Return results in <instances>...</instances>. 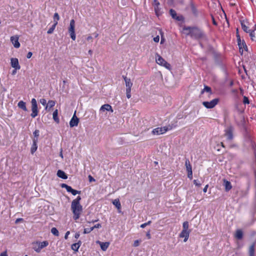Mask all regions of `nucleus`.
I'll list each match as a JSON object with an SVG mask.
<instances>
[{"label": "nucleus", "instance_id": "2eb2a0df", "mask_svg": "<svg viewBox=\"0 0 256 256\" xmlns=\"http://www.w3.org/2000/svg\"><path fill=\"white\" fill-rule=\"evenodd\" d=\"M160 2L157 0H154L152 5L156 14L158 16L160 13Z\"/></svg>", "mask_w": 256, "mask_h": 256}, {"label": "nucleus", "instance_id": "423d86ee", "mask_svg": "<svg viewBox=\"0 0 256 256\" xmlns=\"http://www.w3.org/2000/svg\"><path fill=\"white\" fill-rule=\"evenodd\" d=\"M32 111L31 116L33 118L36 117L38 114V104L35 98H32L31 101Z\"/></svg>", "mask_w": 256, "mask_h": 256}, {"label": "nucleus", "instance_id": "7c9ffc66", "mask_svg": "<svg viewBox=\"0 0 256 256\" xmlns=\"http://www.w3.org/2000/svg\"><path fill=\"white\" fill-rule=\"evenodd\" d=\"M188 228H189L188 222L187 221L184 222L182 224V230L191 231L190 230H189Z\"/></svg>", "mask_w": 256, "mask_h": 256}, {"label": "nucleus", "instance_id": "39448f33", "mask_svg": "<svg viewBox=\"0 0 256 256\" xmlns=\"http://www.w3.org/2000/svg\"><path fill=\"white\" fill-rule=\"evenodd\" d=\"M74 28L75 21L74 20H71L70 21V26L68 28V30L71 38L74 40L76 38Z\"/></svg>", "mask_w": 256, "mask_h": 256}, {"label": "nucleus", "instance_id": "a18cd8bd", "mask_svg": "<svg viewBox=\"0 0 256 256\" xmlns=\"http://www.w3.org/2000/svg\"><path fill=\"white\" fill-rule=\"evenodd\" d=\"M130 92H131V90H126V97L128 98H130L131 97Z\"/></svg>", "mask_w": 256, "mask_h": 256}, {"label": "nucleus", "instance_id": "4468645a", "mask_svg": "<svg viewBox=\"0 0 256 256\" xmlns=\"http://www.w3.org/2000/svg\"><path fill=\"white\" fill-rule=\"evenodd\" d=\"M10 41L16 48H18L20 46V44L18 42V37L17 36L10 37Z\"/></svg>", "mask_w": 256, "mask_h": 256}, {"label": "nucleus", "instance_id": "603ef678", "mask_svg": "<svg viewBox=\"0 0 256 256\" xmlns=\"http://www.w3.org/2000/svg\"><path fill=\"white\" fill-rule=\"evenodd\" d=\"M159 40H160V37L158 36L154 38V41L156 42H159Z\"/></svg>", "mask_w": 256, "mask_h": 256}, {"label": "nucleus", "instance_id": "3c124183", "mask_svg": "<svg viewBox=\"0 0 256 256\" xmlns=\"http://www.w3.org/2000/svg\"><path fill=\"white\" fill-rule=\"evenodd\" d=\"M88 178L89 181L90 182H92L95 181V179L90 175L88 176Z\"/></svg>", "mask_w": 256, "mask_h": 256}, {"label": "nucleus", "instance_id": "e2e57ef3", "mask_svg": "<svg viewBox=\"0 0 256 256\" xmlns=\"http://www.w3.org/2000/svg\"><path fill=\"white\" fill-rule=\"evenodd\" d=\"M212 23L215 26H216L217 25V23L216 22L213 16H212Z\"/></svg>", "mask_w": 256, "mask_h": 256}, {"label": "nucleus", "instance_id": "5701e85b", "mask_svg": "<svg viewBox=\"0 0 256 256\" xmlns=\"http://www.w3.org/2000/svg\"><path fill=\"white\" fill-rule=\"evenodd\" d=\"M57 176L62 179H66L68 178V176L62 170H58L57 172Z\"/></svg>", "mask_w": 256, "mask_h": 256}, {"label": "nucleus", "instance_id": "dca6fc26", "mask_svg": "<svg viewBox=\"0 0 256 256\" xmlns=\"http://www.w3.org/2000/svg\"><path fill=\"white\" fill-rule=\"evenodd\" d=\"M126 86V90H131V88L132 86V83L131 82L130 79L128 78L126 76H122Z\"/></svg>", "mask_w": 256, "mask_h": 256}, {"label": "nucleus", "instance_id": "473e14b6", "mask_svg": "<svg viewBox=\"0 0 256 256\" xmlns=\"http://www.w3.org/2000/svg\"><path fill=\"white\" fill-rule=\"evenodd\" d=\"M204 92H208L210 94H212L210 88L208 86H204V88L201 92V94H203Z\"/></svg>", "mask_w": 256, "mask_h": 256}, {"label": "nucleus", "instance_id": "9d476101", "mask_svg": "<svg viewBox=\"0 0 256 256\" xmlns=\"http://www.w3.org/2000/svg\"><path fill=\"white\" fill-rule=\"evenodd\" d=\"M170 14L174 19L178 21H182L184 20L183 16H178L176 12L173 9L170 10Z\"/></svg>", "mask_w": 256, "mask_h": 256}, {"label": "nucleus", "instance_id": "680f3d73", "mask_svg": "<svg viewBox=\"0 0 256 256\" xmlns=\"http://www.w3.org/2000/svg\"><path fill=\"white\" fill-rule=\"evenodd\" d=\"M0 256H8L6 252H4L1 253Z\"/></svg>", "mask_w": 256, "mask_h": 256}, {"label": "nucleus", "instance_id": "4be33fe9", "mask_svg": "<svg viewBox=\"0 0 256 256\" xmlns=\"http://www.w3.org/2000/svg\"><path fill=\"white\" fill-rule=\"evenodd\" d=\"M56 104L55 101L50 100L48 101L47 104L45 108L46 110H50V108H52Z\"/></svg>", "mask_w": 256, "mask_h": 256}, {"label": "nucleus", "instance_id": "5fc2aeb1", "mask_svg": "<svg viewBox=\"0 0 256 256\" xmlns=\"http://www.w3.org/2000/svg\"><path fill=\"white\" fill-rule=\"evenodd\" d=\"M244 104H248L249 103L248 99L247 97H246V96L244 97Z\"/></svg>", "mask_w": 256, "mask_h": 256}, {"label": "nucleus", "instance_id": "de8ad7c7", "mask_svg": "<svg viewBox=\"0 0 256 256\" xmlns=\"http://www.w3.org/2000/svg\"><path fill=\"white\" fill-rule=\"evenodd\" d=\"M188 176L190 180H192V170L188 172Z\"/></svg>", "mask_w": 256, "mask_h": 256}, {"label": "nucleus", "instance_id": "cd10ccee", "mask_svg": "<svg viewBox=\"0 0 256 256\" xmlns=\"http://www.w3.org/2000/svg\"><path fill=\"white\" fill-rule=\"evenodd\" d=\"M185 166L186 168V170L187 172L190 171L192 170V168L191 166V164H190V162L188 159H186L185 162Z\"/></svg>", "mask_w": 256, "mask_h": 256}, {"label": "nucleus", "instance_id": "338daca9", "mask_svg": "<svg viewBox=\"0 0 256 256\" xmlns=\"http://www.w3.org/2000/svg\"><path fill=\"white\" fill-rule=\"evenodd\" d=\"M60 156L63 158V155H62V150L61 148L60 150Z\"/></svg>", "mask_w": 256, "mask_h": 256}, {"label": "nucleus", "instance_id": "aec40b11", "mask_svg": "<svg viewBox=\"0 0 256 256\" xmlns=\"http://www.w3.org/2000/svg\"><path fill=\"white\" fill-rule=\"evenodd\" d=\"M234 237L238 240L242 239L243 237V232L242 230L240 229L237 230L236 232Z\"/></svg>", "mask_w": 256, "mask_h": 256}, {"label": "nucleus", "instance_id": "49530a36", "mask_svg": "<svg viewBox=\"0 0 256 256\" xmlns=\"http://www.w3.org/2000/svg\"><path fill=\"white\" fill-rule=\"evenodd\" d=\"M140 242H141V240H136L134 242V244H133L134 246L136 247V246H138Z\"/></svg>", "mask_w": 256, "mask_h": 256}, {"label": "nucleus", "instance_id": "a19ab883", "mask_svg": "<svg viewBox=\"0 0 256 256\" xmlns=\"http://www.w3.org/2000/svg\"><path fill=\"white\" fill-rule=\"evenodd\" d=\"M60 19V16H59V15L58 13H55L54 14V23L56 21H58Z\"/></svg>", "mask_w": 256, "mask_h": 256}, {"label": "nucleus", "instance_id": "8fccbe9b", "mask_svg": "<svg viewBox=\"0 0 256 256\" xmlns=\"http://www.w3.org/2000/svg\"><path fill=\"white\" fill-rule=\"evenodd\" d=\"M39 130H34V136L35 137H38V136H39Z\"/></svg>", "mask_w": 256, "mask_h": 256}, {"label": "nucleus", "instance_id": "bf43d9fd", "mask_svg": "<svg viewBox=\"0 0 256 256\" xmlns=\"http://www.w3.org/2000/svg\"><path fill=\"white\" fill-rule=\"evenodd\" d=\"M208 184H206L205 187L203 189V191L204 192H207V190H208Z\"/></svg>", "mask_w": 256, "mask_h": 256}, {"label": "nucleus", "instance_id": "bb28decb", "mask_svg": "<svg viewBox=\"0 0 256 256\" xmlns=\"http://www.w3.org/2000/svg\"><path fill=\"white\" fill-rule=\"evenodd\" d=\"M53 119L56 122L58 123L60 122L59 118H58V110H56L52 114Z\"/></svg>", "mask_w": 256, "mask_h": 256}, {"label": "nucleus", "instance_id": "6e6d98bb", "mask_svg": "<svg viewBox=\"0 0 256 256\" xmlns=\"http://www.w3.org/2000/svg\"><path fill=\"white\" fill-rule=\"evenodd\" d=\"M32 52H29L27 54L26 57L28 58H30L32 57Z\"/></svg>", "mask_w": 256, "mask_h": 256}, {"label": "nucleus", "instance_id": "a211bd4d", "mask_svg": "<svg viewBox=\"0 0 256 256\" xmlns=\"http://www.w3.org/2000/svg\"><path fill=\"white\" fill-rule=\"evenodd\" d=\"M100 110L102 112H104V110H107L110 111L112 112H113V110L112 108V106L108 104H105L102 105L100 108Z\"/></svg>", "mask_w": 256, "mask_h": 256}, {"label": "nucleus", "instance_id": "09e8293b", "mask_svg": "<svg viewBox=\"0 0 256 256\" xmlns=\"http://www.w3.org/2000/svg\"><path fill=\"white\" fill-rule=\"evenodd\" d=\"M194 184L198 186H201V184L198 180H194Z\"/></svg>", "mask_w": 256, "mask_h": 256}, {"label": "nucleus", "instance_id": "b1692460", "mask_svg": "<svg viewBox=\"0 0 256 256\" xmlns=\"http://www.w3.org/2000/svg\"><path fill=\"white\" fill-rule=\"evenodd\" d=\"M254 243H252L249 248L248 253L250 256H254Z\"/></svg>", "mask_w": 256, "mask_h": 256}, {"label": "nucleus", "instance_id": "ddd939ff", "mask_svg": "<svg viewBox=\"0 0 256 256\" xmlns=\"http://www.w3.org/2000/svg\"><path fill=\"white\" fill-rule=\"evenodd\" d=\"M79 122V119L76 116V112L70 122V126L71 128L77 126Z\"/></svg>", "mask_w": 256, "mask_h": 256}, {"label": "nucleus", "instance_id": "58836bf2", "mask_svg": "<svg viewBox=\"0 0 256 256\" xmlns=\"http://www.w3.org/2000/svg\"><path fill=\"white\" fill-rule=\"evenodd\" d=\"M250 33V36L251 38V39L252 40H254L255 38H256V36H255V33L254 32V31H250V32H248Z\"/></svg>", "mask_w": 256, "mask_h": 256}, {"label": "nucleus", "instance_id": "c756f323", "mask_svg": "<svg viewBox=\"0 0 256 256\" xmlns=\"http://www.w3.org/2000/svg\"><path fill=\"white\" fill-rule=\"evenodd\" d=\"M58 24L57 21H56L55 22L54 24L50 28H49V30H48L47 33L48 34H51L53 32L56 26Z\"/></svg>", "mask_w": 256, "mask_h": 256}, {"label": "nucleus", "instance_id": "c85d7f7f", "mask_svg": "<svg viewBox=\"0 0 256 256\" xmlns=\"http://www.w3.org/2000/svg\"><path fill=\"white\" fill-rule=\"evenodd\" d=\"M112 204L116 206V207L118 209L120 210L121 208V204L120 202V200L118 199H116L112 202Z\"/></svg>", "mask_w": 256, "mask_h": 256}, {"label": "nucleus", "instance_id": "4c0bfd02", "mask_svg": "<svg viewBox=\"0 0 256 256\" xmlns=\"http://www.w3.org/2000/svg\"><path fill=\"white\" fill-rule=\"evenodd\" d=\"M94 230V228H84V234H88Z\"/></svg>", "mask_w": 256, "mask_h": 256}, {"label": "nucleus", "instance_id": "f704fd0d", "mask_svg": "<svg viewBox=\"0 0 256 256\" xmlns=\"http://www.w3.org/2000/svg\"><path fill=\"white\" fill-rule=\"evenodd\" d=\"M241 25L242 28L243 30L246 32H250V30H248V28L246 26V24H244V22H241Z\"/></svg>", "mask_w": 256, "mask_h": 256}, {"label": "nucleus", "instance_id": "f3484780", "mask_svg": "<svg viewBox=\"0 0 256 256\" xmlns=\"http://www.w3.org/2000/svg\"><path fill=\"white\" fill-rule=\"evenodd\" d=\"M96 242L97 244H98L100 245L102 250L104 251H106L110 246L109 242H101L100 241L98 240V241H96Z\"/></svg>", "mask_w": 256, "mask_h": 256}, {"label": "nucleus", "instance_id": "e433bc0d", "mask_svg": "<svg viewBox=\"0 0 256 256\" xmlns=\"http://www.w3.org/2000/svg\"><path fill=\"white\" fill-rule=\"evenodd\" d=\"M236 37H237L238 45V46H239V48H240V50L242 49L241 40H240V35L238 34H237Z\"/></svg>", "mask_w": 256, "mask_h": 256}, {"label": "nucleus", "instance_id": "f03ea898", "mask_svg": "<svg viewBox=\"0 0 256 256\" xmlns=\"http://www.w3.org/2000/svg\"><path fill=\"white\" fill-rule=\"evenodd\" d=\"M184 30L188 32L187 34H190L191 37L196 39H199L204 36L202 32L198 28L187 27L184 28Z\"/></svg>", "mask_w": 256, "mask_h": 256}, {"label": "nucleus", "instance_id": "79ce46f5", "mask_svg": "<svg viewBox=\"0 0 256 256\" xmlns=\"http://www.w3.org/2000/svg\"><path fill=\"white\" fill-rule=\"evenodd\" d=\"M152 222L150 220H149L148 222H146V223H144V224H142L140 225V228H144L146 226H148V225H150V224H151Z\"/></svg>", "mask_w": 256, "mask_h": 256}, {"label": "nucleus", "instance_id": "c9c22d12", "mask_svg": "<svg viewBox=\"0 0 256 256\" xmlns=\"http://www.w3.org/2000/svg\"><path fill=\"white\" fill-rule=\"evenodd\" d=\"M190 8H191V10H192V12L193 13V14H194V15H196L197 14V10H196V8L195 7V6H194V4H191Z\"/></svg>", "mask_w": 256, "mask_h": 256}, {"label": "nucleus", "instance_id": "c03bdc74", "mask_svg": "<svg viewBox=\"0 0 256 256\" xmlns=\"http://www.w3.org/2000/svg\"><path fill=\"white\" fill-rule=\"evenodd\" d=\"M71 193L74 196H75V195H76L77 194H80V191H78L77 190H75L72 189V191L71 192Z\"/></svg>", "mask_w": 256, "mask_h": 256}, {"label": "nucleus", "instance_id": "2f4dec72", "mask_svg": "<svg viewBox=\"0 0 256 256\" xmlns=\"http://www.w3.org/2000/svg\"><path fill=\"white\" fill-rule=\"evenodd\" d=\"M61 187L62 188H65L66 190L69 192H71L72 191V188L71 186L67 185L66 184H61Z\"/></svg>", "mask_w": 256, "mask_h": 256}, {"label": "nucleus", "instance_id": "864d4df0", "mask_svg": "<svg viewBox=\"0 0 256 256\" xmlns=\"http://www.w3.org/2000/svg\"><path fill=\"white\" fill-rule=\"evenodd\" d=\"M102 227V226L100 224H98L96 225H94L92 228H94V229L95 228H99Z\"/></svg>", "mask_w": 256, "mask_h": 256}, {"label": "nucleus", "instance_id": "6e6552de", "mask_svg": "<svg viewBox=\"0 0 256 256\" xmlns=\"http://www.w3.org/2000/svg\"><path fill=\"white\" fill-rule=\"evenodd\" d=\"M233 130L232 127H228L225 130L224 136L226 140L230 141L233 138Z\"/></svg>", "mask_w": 256, "mask_h": 256}, {"label": "nucleus", "instance_id": "412c9836", "mask_svg": "<svg viewBox=\"0 0 256 256\" xmlns=\"http://www.w3.org/2000/svg\"><path fill=\"white\" fill-rule=\"evenodd\" d=\"M82 242L80 240H79L78 242L72 245L71 248L72 249L75 251L78 252V248H80V246H81Z\"/></svg>", "mask_w": 256, "mask_h": 256}, {"label": "nucleus", "instance_id": "4d7b16f0", "mask_svg": "<svg viewBox=\"0 0 256 256\" xmlns=\"http://www.w3.org/2000/svg\"><path fill=\"white\" fill-rule=\"evenodd\" d=\"M23 221V219L22 218H17L16 220V222H15V223L16 224H18V223L19 222H22Z\"/></svg>", "mask_w": 256, "mask_h": 256}, {"label": "nucleus", "instance_id": "9b49d317", "mask_svg": "<svg viewBox=\"0 0 256 256\" xmlns=\"http://www.w3.org/2000/svg\"><path fill=\"white\" fill-rule=\"evenodd\" d=\"M190 232L191 231L182 230L179 236L181 238H184V242H186L188 239Z\"/></svg>", "mask_w": 256, "mask_h": 256}, {"label": "nucleus", "instance_id": "69168bd1", "mask_svg": "<svg viewBox=\"0 0 256 256\" xmlns=\"http://www.w3.org/2000/svg\"><path fill=\"white\" fill-rule=\"evenodd\" d=\"M80 234H79V233H78V232H77V233H76V234H75V235H74V238H78L80 237Z\"/></svg>", "mask_w": 256, "mask_h": 256}, {"label": "nucleus", "instance_id": "a878e982", "mask_svg": "<svg viewBox=\"0 0 256 256\" xmlns=\"http://www.w3.org/2000/svg\"><path fill=\"white\" fill-rule=\"evenodd\" d=\"M36 141L37 140L34 139L33 140V144L30 150V152L32 154H33L37 150Z\"/></svg>", "mask_w": 256, "mask_h": 256}, {"label": "nucleus", "instance_id": "20e7f679", "mask_svg": "<svg viewBox=\"0 0 256 256\" xmlns=\"http://www.w3.org/2000/svg\"><path fill=\"white\" fill-rule=\"evenodd\" d=\"M156 61L158 64L164 66L167 69L170 70V64L167 62L161 56H160L158 54H156Z\"/></svg>", "mask_w": 256, "mask_h": 256}, {"label": "nucleus", "instance_id": "72a5a7b5", "mask_svg": "<svg viewBox=\"0 0 256 256\" xmlns=\"http://www.w3.org/2000/svg\"><path fill=\"white\" fill-rule=\"evenodd\" d=\"M51 232L56 236H58L59 234L58 231L56 228H52L51 229Z\"/></svg>", "mask_w": 256, "mask_h": 256}, {"label": "nucleus", "instance_id": "6ab92c4d", "mask_svg": "<svg viewBox=\"0 0 256 256\" xmlns=\"http://www.w3.org/2000/svg\"><path fill=\"white\" fill-rule=\"evenodd\" d=\"M223 181H224V186L226 191L228 192L230 190H231L232 188V186L230 182L226 179H224L223 180Z\"/></svg>", "mask_w": 256, "mask_h": 256}, {"label": "nucleus", "instance_id": "1a4fd4ad", "mask_svg": "<svg viewBox=\"0 0 256 256\" xmlns=\"http://www.w3.org/2000/svg\"><path fill=\"white\" fill-rule=\"evenodd\" d=\"M167 131V128H156L154 129L152 131V134L154 135H160L165 133Z\"/></svg>", "mask_w": 256, "mask_h": 256}, {"label": "nucleus", "instance_id": "f8f14e48", "mask_svg": "<svg viewBox=\"0 0 256 256\" xmlns=\"http://www.w3.org/2000/svg\"><path fill=\"white\" fill-rule=\"evenodd\" d=\"M10 64L16 70H18L20 68V66L18 64V58H12L10 59Z\"/></svg>", "mask_w": 256, "mask_h": 256}, {"label": "nucleus", "instance_id": "ea45409f", "mask_svg": "<svg viewBox=\"0 0 256 256\" xmlns=\"http://www.w3.org/2000/svg\"><path fill=\"white\" fill-rule=\"evenodd\" d=\"M241 46H242V50L243 48L247 50H248V47L246 44V42L244 41V40H241Z\"/></svg>", "mask_w": 256, "mask_h": 256}, {"label": "nucleus", "instance_id": "13d9d810", "mask_svg": "<svg viewBox=\"0 0 256 256\" xmlns=\"http://www.w3.org/2000/svg\"><path fill=\"white\" fill-rule=\"evenodd\" d=\"M146 236L148 237V239L151 238V236H150V230L147 232Z\"/></svg>", "mask_w": 256, "mask_h": 256}, {"label": "nucleus", "instance_id": "f257e3e1", "mask_svg": "<svg viewBox=\"0 0 256 256\" xmlns=\"http://www.w3.org/2000/svg\"><path fill=\"white\" fill-rule=\"evenodd\" d=\"M81 198L78 196L76 199L74 200L71 204L70 209L73 214V218L76 220L80 218L82 212L83 208L80 204Z\"/></svg>", "mask_w": 256, "mask_h": 256}, {"label": "nucleus", "instance_id": "0eeeda50", "mask_svg": "<svg viewBox=\"0 0 256 256\" xmlns=\"http://www.w3.org/2000/svg\"><path fill=\"white\" fill-rule=\"evenodd\" d=\"M218 98H214L210 102H204L202 104L207 108H212L218 104Z\"/></svg>", "mask_w": 256, "mask_h": 256}, {"label": "nucleus", "instance_id": "393cba45", "mask_svg": "<svg viewBox=\"0 0 256 256\" xmlns=\"http://www.w3.org/2000/svg\"><path fill=\"white\" fill-rule=\"evenodd\" d=\"M18 106L19 108H22V110H23L24 111L27 110V108H26V102L22 100L18 102Z\"/></svg>", "mask_w": 256, "mask_h": 256}, {"label": "nucleus", "instance_id": "0e129e2a", "mask_svg": "<svg viewBox=\"0 0 256 256\" xmlns=\"http://www.w3.org/2000/svg\"><path fill=\"white\" fill-rule=\"evenodd\" d=\"M92 36H88V38H86V40L88 41H90V40H92Z\"/></svg>", "mask_w": 256, "mask_h": 256}, {"label": "nucleus", "instance_id": "774afa93", "mask_svg": "<svg viewBox=\"0 0 256 256\" xmlns=\"http://www.w3.org/2000/svg\"><path fill=\"white\" fill-rule=\"evenodd\" d=\"M16 70H14L12 71V74H14L16 73Z\"/></svg>", "mask_w": 256, "mask_h": 256}, {"label": "nucleus", "instance_id": "052dcab7", "mask_svg": "<svg viewBox=\"0 0 256 256\" xmlns=\"http://www.w3.org/2000/svg\"><path fill=\"white\" fill-rule=\"evenodd\" d=\"M70 232L69 231H68L66 234H65V236H64V238L65 239H67L68 238V236L70 234Z\"/></svg>", "mask_w": 256, "mask_h": 256}, {"label": "nucleus", "instance_id": "7ed1b4c3", "mask_svg": "<svg viewBox=\"0 0 256 256\" xmlns=\"http://www.w3.org/2000/svg\"><path fill=\"white\" fill-rule=\"evenodd\" d=\"M48 242L47 240H45L42 242L36 241L32 242V248L35 252L39 253L40 252L42 249L46 247L48 245Z\"/></svg>", "mask_w": 256, "mask_h": 256}, {"label": "nucleus", "instance_id": "37998d69", "mask_svg": "<svg viewBox=\"0 0 256 256\" xmlns=\"http://www.w3.org/2000/svg\"><path fill=\"white\" fill-rule=\"evenodd\" d=\"M40 102L43 106H46L47 104H46V100L44 98H41V99H40Z\"/></svg>", "mask_w": 256, "mask_h": 256}]
</instances>
